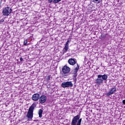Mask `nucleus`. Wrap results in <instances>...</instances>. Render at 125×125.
<instances>
[{
	"label": "nucleus",
	"mask_w": 125,
	"mask_h": 125,
	"mask_svg": "<svg viewBox=\"0 0 125 125\" xmlns=\"http://www.w3.org/2000/svg\"><path fill=\"white\" fill-rule=\"evenodd\" d=\"M20 60L21 62H22V61H23V58H20Z\"/></svg>",
	"instance_id": "nucleus-22"
},
{
	"label": "nucleus",
	"mask_w": 125,
	"mask_h": 125,
	"mask_svg": "<svg viewBox=\"0 0 125 125\" xmlns=\"http://www.w3.org/2000/svg\"><path fill=\"white\" fill-rule=\"evenodd\" d=\"M93 1L95 3H100V2H102V0H93Z\"/></svg>",
	"instance_id": "nucleus-16"
},
{
	"label": "nucleus",
	"mask_w": 125,
	"mask_h": 125,
	"mask_svg": "<svg viewBox=\"0 0 125 125\" xmlns=\"http://www.w3.org/2000/svg\"><path fill=\"white\" fill-rule=\"evenodd\" d=\"M62 72L63 73L62 76L64 78H66L67 77V74H69L70 73V67L67 66V65H64L62 67Z\"/></svg>",
	"instance_id": "nucleus-5"
},
{
	"label": "nucleus",
	"mask_w": 125,
	"mask_h": 125,
	"mask_svg": "<svg viewBox=\"0 0 125 125\" xmlns=\"http://www.w3.org/2000/svg\"><path fill=\"white\" fill-rule=\"evenodd\" d=\"M96 83L97 84L100 85L101 83H103V79H101V78H98L96 80Z\"/></svg>",
	"instance_id": "nucleus-11"
},
{
	"label": "nucleus",
	"mask_w": 125,
	"mask_h": 125,
	"mask_svg": "<svg viewBox=\"0 0 125 125\" xmlns=\"http://www.w3.org/2000/svg\"><path fill=\"white\" fill-rule=\"evenodd\" d=\"M51 75H48V76L47 77L46 79V81H47V82H48V81H50V79H51Z\"/></svg>",
	"instance_id": "nucleus-17"
},
{
	"label": "nucleus",
	"mask_w": 125,
	"mask_h": 125,
	"mask_svg": "<svg viewBox=\"0 0 125 125\" xmlns=\"http://www.w3.org/2000/svg\"><path fill=\"white\" fill-rule=\"evenodd\" d=\"M12 12V9L9 7H6L2 10V14L4 16H8Z\"/></svg>",
	"instance_id": "nucleus-4"
},
{
	"label": "nucleus",
	"mask_w": 125,
	"mask_h": 125,
	"mask_svg": "<svg viewBox=\"0 0 125 125\" xmlns=\"http://www.w3.org/2000/svg\"><path fill=\"white\" fill-rule=\"evenodd\" d=\"M116 91H117V89H116V88L115 87L111 88L109 91L106 93V96H110V95H112V94H114V93H115Z\"/></svg>",
	"instance_id": "nucleus-9"
},
{
	"label": "nucleus",
	"mask_w": 125,
	"mask_h": 125,
	"mask_svg": "<svg viewBox=\"0 0 125 125\" xmlns=\"http://www.w3.org/2000/svg\"><path fill=\"white\" fill-rule=\"evenodd\" d=\"M46 99H47V97L45 95H42L39 98V103L41 104H43V103H45L46 102Z\"/></svg>",
	"instance_id": "nucleus-7"
},
{
	"label": "nucleus",
	"mask_w": 125,
	"mask_h": 125,
	"mask_svg": "<svg viewBox=\"0 0 125 125\" xmlns=\"http://www.w3.org/2000/svg\"><path fill=\"white\" fill-rule=\"evenodd\" d=\"M61 0H54L53 2L54 3H58V2H59V1H61Z\"/></svg>",
	"instance_id": "nucleus-18"
},
{
	"label": "nucleus",
	"mask_w": 125,
	"mask_h": 125,
	"mask_svg": "<svg viewBox=\"0 0 125 125\" xmlns=\"http://www.w3.org/2000/svg\"><path fill=\"white\" fill-rule=\"evenodd\" d=\"M28 43V40H24L23 42V45H27V44Z\"/></svg>",
	"instance_id": "nucleus-19"
},
{
	"label": "nucleus",
	"mask_w": 125,
	"mask_h": 125,
	"mask_svg": "<svg viewBox=\"0 0 125 125\" xmlns=\"http://www.w3.org/2000/svg\"><path fill=\"white\" fill-rule=\"evenodd\" d=\"M4 20H3V19H1L0 20V22H4Z\"/></svg>",
	"instance_id": "nucleus-24"
},
{
	"label": "nucleus",
	"mask_w": 125,
	"mask_h": 125,
	"mask_svg": "<svg viewBox=\"0 0 125 125\" xmlns=\"http://www.w3.org/2000/svg\"><path fill=\"white\" fill-rule=\"evenodd\" d=\"M101 37H102V38H103V39H105L106 38V35H102Z\"/></svg>",
	"instance_id": "nucleus-20"
},
{
	"label": "nucleus",
	"mask_w": 125,
	"mask_h": 125,
	"mask_svg": "<svg viewBox=\"0 0 125 125\" xmlns=\"http://www.w3.org/2000/svg\"><path fill=\"white\" fill-rule=\"evenodd\" d=\"M53 1V0H48L49 3H51V2H52Z\"/></svg>",
	"instance_id": "nucleus-21"
},
{
	"label": "nucleus",
	"mask_w": 125,
	"mask_h": 125,
	"mask_svg": "<svg viewBox=\"0 0 125 125\" xmlns=\"http://www.w3.org/2000/svg\"><path fill=\"white\" fill-rule=\"evenodd\" d=\"M68 49H69V47L64 46V48L62 49V54L66 53V52H67L68 51Z\"/></svg>",
	"instance_id": "nucleus-13"
},
{
	"label": "nucleus",
	"mask_w": 125,
	"mask_h": 125,
	"mask_svg": "<svg viewBox=\"0 0 125 125\" xmlns=\"http://www.w3.org/2000/svg\"><path fill=\"white\" fill-rule=\"evenodd\" d=\"M123 104H125V100H124L122 102Z\"/></svg>",
	"instance_id": "nucleus-23"
},
{
	"label": "nucleus",
	"mask_w": 125,
	"mask_h": 125,
	"mask_svg": "<svg viewBox=\"0 0 125 125\" xmlns=\"http://www.w3.org/2000/svg\"><path fill=\"white\" fill-rule=\"evenodd\" d=\"M77 67L74 69V71L73 72V81L77 83V77H78V72L79 70H80V65L79 64L77 63Z\"/></svg>",
	"instance_id": "nucleus-3"
},
{
	"label": "nucleus",
	"mask_w": 125,
	"mask_h": 125,
	"mask_svg": "<svg viewBox=\"0 0 125 125\" xmlns=\"http://www.w3.org/2000/svg\"><path fill=\"white\" fill-rule=\"evenodd\" d=\"M73 85H74V84H73V83L71 81H67L66 82H63L62 83V87H63V88L66 87H71Z\"/></svg>",
	"instance_id": "nucleus-6"
},
{
	"label": "nucleus",
	"mask_w": 125,
	"mask_h": 125,
	"mask_svg": "<svg viewBox=\"0 0 125 125\" xmlns=\"http://www.w3.org/2000/svg\"><path fill=\"white\" fill-rule=\"evenodd\" d=\"M42 109H40L38 111V114L39 115V118H42Z\"/></svg>",
	"instance_id": "nucleus-14"
},
{
	"label": "nucleus",
	"mask_w": 125,
	"mask_h": 125,
	"mask_svg": "<svg viewBox=\"0 0 125 125\" xmlns=\"http://www.w3.org/2000/svg\"><path fill=\"white\" fill-rule=\"evenodd\" d=\"M40 94H39V93L34 94L32 95V100L33 101H38L39 100V99H40Z\"/></svg>",
	"instance_id": "nucleus-8"
},
{
	"label": "nucleus",
	"mask_w": 125,
	"mask_h": 125,
	"mask_svg": "<svg viewBox=\"0 0 125 125\" xmlns=\"http://www.w3.org/2000/svg\"><path fill=\"white\" fill-rule=\"evenodd\" d=\"M68 63L69 65L74 66V65L76 64V60H75V59L70 58L68 60Z\"/></svg>",
	"instance_id": "nucleus-10"
},
{
	"label": "nucleus",
	"mask_w": 125,
	"mask_h": 125,
	"mask_svg": "<svg viewBox=\"0 0 125 125\" xmlns=\"http://www.w3.org/2000/svg\"><path fill=\"white\" fill-rule=\"evenodd\" d=\"M80 118H81V115H79L74 116L72 120L71 125H81L83 119Z\"/></svg>",
	"instance_id": "nucleus-2"
},
{
	"label": "nucleus",
	"mask_w": 125,
	"mask_h": 125,
	"mask_svg": "<svg viewBox=\"0 0 125 125\" xmlns=\"http://www.w3.org/2000/svg\"><path fill=\"white\" fill-rule=\"evenodd\" d=\"M36 107H37V104L36 103H34L28 109V111L26 114V117L28 118V119H29V120L33 119V117H34V110H35Z\"/></svg>",
	"instance_id": "nucleus-1"
},
{
	"label": "nucleus",
	"mask_w": 125,
	"mask_h": 125,
	"mask_svg": "<svg viewBox=\"0 0 125 125\" xmlns=\"http://www.w3.org/2000/svg\"><path fill=\"white\" fill-rule=\"evenodd\" d=\"M70 42V39H68L67 41H66L65 43V46H66L67 47H69V43Z\"/></svg>",
	"instance_id": "nucleus-15"
},
{
	"label": "nucleus",
	"mask_w": 125,
	"mask_h": 125,
	"mask_svg": "<svg viewBox=\"0 0 125 125\" xmlns=\"http://www.w3.org/2000/svg\"><path fill=\"white\" fill-rule=\"evenodd\" d=\"M98 78H102L103 81H106L107 79H108V75L104 74L103 75H99L98 76Z\"/></svg>",
	"instance_id": "nucleus-12"
}]
</instances>
